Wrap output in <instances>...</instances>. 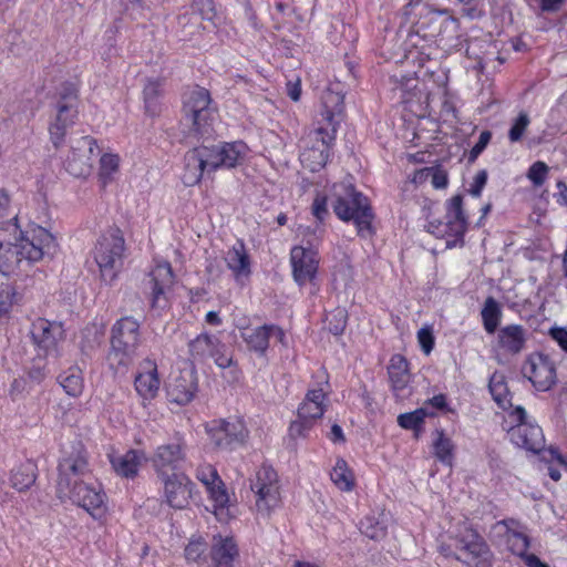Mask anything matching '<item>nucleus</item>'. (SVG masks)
Segmentation results:
<instances>
[{
  "instance_id": "obj_1",
  "label": "nucleus",
  "mask_w": 567,
  "mask_h": 567,
  "mask_svg": "<svg viewBox=\"0 0 567 567\" xmlns=\"http://www.w3.org/2000/svg\"><path fill=\"white\" fill-rule=\"evenodd\" d=\"M16 216L8 221V228H0V272L13 275L45 256H53L58 249L55 237L41 226H33L17 237L19 226Z\"/></svg>"
},
{
  "instance_id": "obj_2",
  "label": "nucleus",
  "mask_w": 567,
  "mask_h": 567,
  "mask_svg": "<svg viewBox=\"0 0 567 567\" xmlns=\"http://www.w3.org/2000/svg\"><path fill=\"white\" fill-rule=\"evenodd\" d=\"M322 111L318 127L302 138L300 162L311 172L322 168L329 157L337 128L343 118L344 95L340 91L327 87L321 96Z\"/></svg>"
},
{
  "instance_id": "obj_3",
  "label": "nucleus",
  "mask_w": 567,
  "mask_h": 567,
  "mask_svg": "<svg viewBox=\"0 0 567 567\" xmlns=\"http://www.w3.org/2000/svg\"><path fill=\"white\" fill-rule=\"evenodd\" d=\"M141 326L133 317L118 319L111 328L106 362L114 373H125L133 364L141 346Z\"/></svg>"
},
{
  "instance_id": "obj_4",
  "label": "nucleus",
  "mask_w": 567,
  "mask_h": 567,
  "mask_svg": "<svg viewBox=\"0 0 567 567\" xmlns=\"http://www.w3.org/2000/svg\"><path fill=\"white\" fill-rule=\"evenodd\" d=\"M182 123L188 133L203 137L210 135L217 111L213 106L210 93L205 87L195 86L183 95Z\"/></svg>"
},
{
  "instance_id": "obj_5",
  "label": "nucleus",
  "mask_w": 567,
  "mask_h": 567,
  "mask_svg": "<svg viewBox=\"0 0 567 567\" xmlns=\"http://www.w3.org/2000/svg\"><path fill=\"white\" fill-rule=\"evenodd\" d=\"M336 215L344 221L352 220L360 237L368 238L373 235L372 220L374 218L369 199L349 185L344 187V195H339L333 204Z\"/></svg>"
},
{
  "instance_id": "obj_6",
  "label": "nucleus",
  "mask_w": 567,
  "mask_h": 567,
  "mask_svg": "<svg viewBox=\"0 0 567 567\" xmlns=\"http://www.w3.org/2000/svg\"><path fill=\"white\" fill-rule=\"evenodd\" d=\"M124 250L125 240L118 228H110L99 237L93 257L105 282L116 278L123 264Z\"/></svg>"
},
{
  "instance_id": "obj_7",
  "label": "nucleus",
  "mask_w": 567,
  "mask_h": 567,
  "mask_svg": "<svg viewBox=\"0 0 567 567\" xmlns=\"http://www.w3.org/2000/svg\"><path fill=\"white\" fill-rule=\"evenodd\" d=\"M89 456L81 442L65 450L58 465L56 493H70L80 483L92 480Z\"/></svg>"
},
{
  "instance_id": "obj_8",
  "label": "nucleus",
  "mask_w": 567,
  "mask_h": 567,
  "mask_svg": "<svg viewBox=\"0 0 567 567\" xmlns=\"http://www.w3.org/2000/svg\"><path fill=\"white\" fill-rule=\"evenodd\" d=\"M250 489L255 494L257 515L268 519L272 512L281 505L280 482L277 472L262 465L250 481Z\"/></svg>"
},
{
  "instance_id": "obj_9",
  "label": "nucleus",
  "mask_w": 567,
  "mask_h": 567,
  "mask_svg": "<svg viewBox=\"0 0 567 567\" xmlns=\"http://www.w3.org/2000/svg\"><path fill=\"white\" fill-rule=\"evenodd\" d=\"M426 228L437 238H445L447 247L463 244V236L467 228L463 212V197L461 195L453 196L447 204L445 220L430 221Z\"/></svg>"
},
{
  "instance_id": "obj_10",
  "label": "nucleus",
  "mask_w": 567,
  "mask_h": 567,
  "mask_svg": "<svg viewBox=\"0 0 567 567\" xmlns=\"http://www.w3.org/2000/svg\"><path fill=\"white\" fill-rule=\"evenodd\" d=\"M460 559L470 567H492L493 554L484 538L467 523L460 525L455 536Z\"/></svg>"
},
{
  "instance_id": "obj_11",
  "label": "nucleus",
  "mask_w": 567,
  "mask_h": 567,
  "mask_svg": "<svg viewBox=\"0 0 567 567\" xmlns=\"http://www.w3.org/2000/svg\"><path fill=\"white\" fill-rule=\"evenodd\" d=\"M218 168H221L219 145L194 147L185 155L183 182L193 186L200 182L205 172L210 173Z\"/></svg>"
},
{
  "instance_id": "obj_12",
  "label": "nucleus",
  "mask_w": 567,
  "mask_h": 567,
  "mask_svg": "<svg viewBox=\"0 0 567 567\" xmlns=\"http://www.w3.org/2000/svg\"><path fill=\"white\" fill-rule=\"evenodd\" d=\"M327 394L323 389H312L306 394L300 404L297 419L289 426V435L292 439L306 437L317 420L321 419L324 411Z\"/></svg>"
},
{
  "instance_id": "obj_13",
  "label": "nucleus",
  "mask_w": 567,
  "mask_h": 567,
  "mask_svg": "<svg viewBox=\"0 0 567 567\" xmlns=\"http://www.w3.org/2000/svg\"><path fill=\"white\" fill-rule=\"evenodd\" d=\"M78 115V91L73 85H65L56 103L55 121L50 125V137L55 148H59L66 128L74 123Z\"/></svg>"
},
{
  "instance_id": "obj_14",
  "label": "nucleus",
  "mask_w": 567,
  "mask_h": 567,
  "mask_svg": "<svg viewBox=\"0 0 567 567\" xmlns=\"http://www.w3.org/2000/svg\"><path fill=\"white\" fill-rule=\"evenodd\" d=\"M58 496L82 507L94 518H101L106 513L105 494L93 478L76 484L70 493H58Z\"/></svg>"
},
{
  "instance_id": "obj_15",
  "label": "nucleus",
  "mask_w": 567,
  "mask_h": 567,
  "mask_svg": "<svg viewBox=\"0 0 567 567\" xmlns=\"http://www.w3.org/2000/svg\"><path fill=\"white\" fill-rule=\"evenodd\" d=\"M188 351L193 361L204 363L212 359L219 368L231 365L233 359L224 344L216 336L200 333L188 342Z\"/></svg>"
},
{
  "instance_id": "obj_16",
  "label": "nucleus",
  "mask_w": 567,
  "mask_h": 567,
  "mask_svg": "<svg viewBox=\"0 0 567 567\" xmlns=\"http://www.w3.org/2000/svg\"><path fill=\"white\" fill-rule=\"evenodd\" d=\"M207 432L215 447L219 450H233L244 444L249 433L244 421L238 417L213 421L207 426Z\"/></svg>"
},
{
  "instance_id": "obj_17",
  "label": "nucleus",
  "mask_w": 567,
  "mask_h": 567,
  "mask_svg": "<svg viewBox=\"0 0 567 567\" xmlns=\"http://www.w3.org/2000/svg\"><path fill=\"white\" fill-rule=\"evenodd\" d=\"M30 334L37 348L47 355H62L59 344L65 339V330L61 322L38 318L32 322Z\"/></svg>"
},
{
  "instance_id": "obj_18",
  "label": "nucleus",
  "mask_w": 567,
  "mask_h": 567,
  "mask_svg": "<svg viewBox=\"0 0 567 567\" xmlns=\"http://www.w3.org/2000/svg\"><path fill=\"white\" fill-rule=\"evenodd\" d=\"M95 148L97 150L96 141L93 137H73L70 154L65 158L68 172L75 177L87 175L92 166V157L99 153H95Z\"/></svg>"
},
{
  "instance_id": "obj_19",
  "label": "nucleus",
  "mask_w": 567,
  "mask_h": 567,
  "mask_svg": "<svg viewBox=\"0 0 567 567\" xmlns=\"http://www.w3.org/2000/svg\"><path fill=\"white\" fill-rule=\"evenodd\" d=\"M522 372L539 391H547L556 383V368L548 355L536 352L529 354Z\"/></svg>"
},
{
  "instance_id": "obj_20",
  "label": "nucleus",
  "mask_w": 567,
  "mask_h": 567,
  "mask_svg": "<svg viewBox=\"0 0 567 567\" xmlns=\"http://www.w3.org/2000/svg\"><path fill=\"white\" fill-rule=\"evenodd\" d=\"M161 480L164 485L166 503L173 508H186L192 498L193 483L183 473H173L171 475L163 473Z\"/></svg>"
},
{
  "instance_id": "obj_21",
  "label": "nucleus",
  "mask_w": 567,
  "mask_h": 567,
  "mask_svg": "<svg viewBox=\"0 0 567 567\" xmlns=\"http://www.w3.org/2000/svg\"><path fill=\"white\" fill-rule=\"evenodd\" d=\"M516 414L519 423L512 427L509 432L512 442L533 453L540 452L545 445L542 429L538 425L529 424L524 421L526 412L523 408H517Z\"/></svg>"
},
{
  "instance_id": "obj_22",
  "label": "nucleus",
  "mask_w": 567,
  "mask_h": 567,
  "mask_svg": "<svg viewBox=\"0 0 567 567\" xmlns=\"http://www.w3.org/2000/svg\"><path fill=\"white\" fill-rule=\"evenodd\" d=\"M290 261L292 275L298 285L302 286L315 279L319 264L315 250L296 246L291 249Z\"/></svg>"
},
{
  "instance_id": "obj_23",
  "label": "nucleus",
  "mask_w": 567,
  "mask_h": 567,
  "mask_svg": "<svg viewBox=\"0 0 567 567\" xmlns=\"http://www.w3.org/2000/svg\"><path fill=\"white\" fill-rule=\"evenodd\" d=\"M174 281L173 269L168 262L157 264L150 274L151 305L153 308H164L167 303L166 290Z\"/></svg>"
},
{
  "instance_id": "obj_24",
  "label": "nucleus",
  "mask_w": 567,
  "mask_h": 567,
  "mask_svg": "<svg viewBox=\"0 0 567 567\" xmlns=\"http://www.w3.org/2000/svg\"><path fill=\"white\" fill-rule=\"evenodd\" d=\"M239 557V549L230 536L215 535L209 546L208 567H235Z\"/></svg>"
},
{
  "instance_id": "obj_25",
  "label": "nucleus",
  "mask_w": 567,
  "mask_h": 567,
  "mask_svg": "<svg viewBox=\"0 0 567 567\" xmlns=\"http://www.w3.org/2000/svg\"><path fill=\"white\" fill-rule=\"evenodd\" d=\"M159 378L157 365L152 360H144L135 377L134 385L136 392L145 400L154 399L159 390Z\"/></svg>"
},
{
  "instance_id": "obj_26",
  "label": "nucleus",
  "mask_w": 567,
  "mask_h": 567,
  "mask_svg": "<svg viewBox=\"0 0 567 567\" xmlns=\"http://www.w3.org/2000/svg\"><path fill=\"white\" fill-rule=\"evenodd\" d=\"M184 460L185 444L181 441L158 446L153 456V463L159 476L168 468L176 470Z\"/></svg>"
},
{
  "instance_id": "obj_27",
  "label": "nucleus",
  "mask_w": 567,
  "mask_h": 567,
  "mask_svg": "<svg viewBox=\"0 0 567 567\" xmlns=\"http://www.w3.org/2000/svg\"><path fill=\"white\" fill-rule=\"evenodd\" d=\"M518 522L515 519H505L495 524V529L502 532V535L506 538L507 548L514 554L522 557L525 560L527 550L529 548L528 537L518 532Z\"/></svg>"
},
{
  "instance_id": "obj_28",
  "label": "nucleus",
  "mask_w": 567,
  "mask_h": 567,
  "mask_svg": "<svg viewBox=\"0 0 567 567\" xmlns=\"http://www.w3.org/2000/svg\"><path fill=\"white\" fill-rule=\"evenodd\" d=\"M526 343V330L520 324H508L497 332L498 348L508 354H518Z\"/></svg>"
},
{
  "instance_id": "obj_29",
  "label": "nucleus",
  "mask_w": 567,
  "mask_h": 567,
  "mask_svg": "<svg viewBox=\"0 0 567 567\" xmlns=\"http://www.w3.org/2000/svg\"><path fill=\"white\" fill-rule=\"evenodd\" d=\"M392 390L398 398H404L410 382L409 363L401 354H394L388 367Z\"/></svg>"
},
{
  "instance_id": "obj_30",
  "label": "nucleus",
  "mask_w": 567,
  "mask_h": 567,
  "mask_svg": "<svg viewBox=\"0 0 567 567\" xmlns=\"http://www.w3.org/2000/svg\"><path fill=\"white\" fill-rule=\"evenodd\" d=\"M225 261L237 281L249 277L251 272L250 259L246 251L245 244L241 240H238L233 248L227 251Z\"/></svg>"
},
{
  "instance_id": "obj_31",
  "label": "nucleus",
  "mask_w": 567,
  "mask_h": 567,
  "mask_svg": "<svg viewBox=\"0 0 567 567\" xmlns=\"http://www.w3.org/2000/svg\"><path fill=\"white\" fill-rule=\"evenodd\" d=\"M196 389L197 386L192 375H179L169 382L167 394L171 401L183 405L193 400Z\"/></svg>"
},
{
  "instance_id": "obj_32",
  "label": "nucleus",
  "mask_w": 567,
  "mask_h": 567,
  "mask_svg": "<svg viewBox=\"0 0 567 567\" xmlns=\"http://www.w3.org/2000/svg\"><path fill=\"white\" fill-rule=\"evenodd\" d=\"M145 455L141 451L131 450L125 454L111 458L114 471L123 477H134Z\"/></svg>"
},
{
  "instance_id": "obj_33",
  "label": "nucleus",
  "mask_w": 567,
  "mask_h": 567,
  "mask_svg": "<svg viewBox=\"0 0 567 567\" xmlns=\"http://www.w3.org/2000/svg\"><path fill=\"white\" fill-rule=\"evenodd\" d=\"M269 329L268 324L246 328L241 330L240 336L249 350L262 355L269 347Z\"/></svg>"
},
{
  "instance_id": "obj_34",
  "label": "nucleus",
  "mask_w": 567,
  "mask_h": 567,
  "mask_svg": "<svg viewBox=\"0 0 567 567\" xmlns=\"http://www.w3.org/2000/svg\"><path fill=\"white\" fill-rule=\"evenodd\" d=\"M219 145L221 167L233 168L240 165L248 152L243 142L221 143Z\"/></svg>"
},
{
  "instance_id": "obj_35",
  "label": "nucleus",
  "mask_w": 567,
  "mask_h": 567,
  "mask_svg": "<svg viewBox=\"0 0 567 567\" xmlns=\"http://www.w3.org/2000/svg\"><path fill=\"white\" fill-rule=\"evenodd\" d=\"M330 477L333 484L342 492H350L355 486L354 474L343 458L337 460Z\"/></svg>"
},
{
  "instance_id": "obj_36",
  "label": "nucleus",
  "mask_w": 567,
  "mask_h": 567,
  "mask_svg": "<svg viewBox=\"0 0 567 567\" xmlns=\"http://www.w3.org/2000/svg\"><path fill=\"white\" fill-rule=\"evenodd\" d=\"M184 556L188 563L204 565L209 558V545L203 537H193L185 546Z\"/></svg>"
},
{
  "instance_id": "obj_37",
  "label": "nucleus",
  "mask_w": 567,
  "mask_h": 567,
  "mask_svg": "<svg viewBox=\"0 0 567 567\" xmlns=\"http://www.w3.org/2000/svg\"><path fill=\"white\" fill-rule=\"evenodd\" d=\"M481 316L485 331L489 334L495 333L502 318V310L493 297L485 300Z\"/></svg>"
},
{
  "instance_id": "obj_38",
  "label": "nucleus",
  "mask_w": 567,
  "mask_h": 567,
  "mask_svg": "<svg viewBox=\"0 0 567 567\" xmlns=\"http://www.w3.org/2000/svg\"><path fill=\"white\" fill-rule=\"evenodd\" d=\"M59 383L70 396H79L83 391V377L79 368H71L68 372L61 373Z\"/></svg>"
},
{
  "instance_id": "obj_39",
  "label": "nucleus",
  "mask_w": 567,
  "mask_h": 567,
  "mask_svg": "<svg viewBox=\"0 0 567 567\" xmlns=\"http://www.w3.org/2000/svg\"><path fill=\"white\" fill-rule=\"evenodd\" d=\"M162 93V81L159 80H147V83L144 86V102L145 109L148 114L155 116L159 112L157 99Z\"/></svg>"
},
{
  "instance_id": "obj_40",
  "label": "nucleus",
  "mask_w": 567,
  "mask_h": 567,
  "mask_svg": "<svg viewBox=\"0 0 567 567\" xmlns=\"http://www.w3.org/2000/svg\"><path fill=\"white\" fill-rule=\"evenodd\" d=\"M34 482L35 474L32 463L23 464L12 472V486L20 492L28 489Z\"/></svg>"
},
{
  "instance_id": "obj_41",
  "label": "nucleus",
  "mask_w": 567,
  "mask_h": 567,
  "mask_svg": "<svg viewBox=\"0 0 567 567\" xmlns=\"http://www.w3.org/2000/svg\"><path fill=\"white\" fill-rule=\"evenodd\" d=\"M488 386L493 399L498 405L505 406L506 403H509L508 389L503 374L494 373L489 379Z\"/></svg>"
},
{
  "instance_id": "obj_42",
  "label": "nucleus",
  "mask_w": 567,
  "mask_h": 567,
  "mask_svg": "<svg viewBox=\"0 0 567 567\" xmlns=\"http://www.w3.org/2000/svg\"><path fill=\"white\" fill-rule=\"evenodd\" d=\"M434 454L444 464H452L454 445L451 439L446 437L443 432L437 433V439L434 441Z\"/></svg>"
},
{
  "instance_id": "obj_43",
  "label": "nucleus",
  "mask_w": 567,
  "mask_h": 567,
  "mask_svg": "<svg viewBox=\"0 0 567 567\" xmlns=\"http://www.w3.org/2000/svg\"><path fill=\"white\" fill-rule=\"evenodd\" d=\"M360 529L367 537L380 540L386 535V526L375 517H365L360 523Z\"/></svg>"
},
{
  "instance_id": "obj_44",
  "label": "nucleus",
  "mask_w": 567,
  "mask_h": 567,
  "mask_svg": "<svg viewBox=\"0 0 567 567\" xmlns=\"http://www.w3.org/2000/svg\"><path fill=\"white\" fill-rule=\"evenodd\" d=\"M120 158L114 154H104L100 159V178L103 185L112 179V175L118 171Z\"/></svg>"
},
{
  "instance_id": "obj_45",
  "label": "nucleus",
  "mask_w": 567,
  "mask_h": 567,
  "mask_svg": "<svg viewBox=\"0 0 567 567\" xmlns=\"http://www.w3.org/2000/svg\"><path fill=\"white\" fill-rule=\"evenodd\" d=\"M347 318L348 315L343 308H337L329 312L326 318L328 330L334 336L342 333L347 326Z\"/></svg>"
},
{
  "instance_id": "obj_46",
  "label": "nucleus",
  "mask_w": 567,
  "mask_h": 567,
  "mask_svg": "<svg viewBox=\"0 0 567 567\" xmlns=\"http://www.w3.org/2000/svg\"><path fill=\"white\" fill-rule=\"evenodd\" d=\"M426 415L427 413L425 409L421 408L413 412L400 414L398 416V423L403 429L417 430L419 426L423 423Z\"/></svg>"
},
{
  "instance_id": "obj_47",
  "label": "nucleus",
  "mask_w": 567,
  "mask_h": 567,
  "mask_svg": "<svg viewBox=\"0 0 567 567\" xmlns=\"http://www.w3.org/2000/svg\"><path fill=\"white\" fill-rule=\"evenodd\" d=\"M207 492L215 503L216 511H223L227 506L229 496L221 480L220 483H215L214 485L207 487Z\"/></svg>"
},
{
  "instance_id": "obj_48",
  "label": "nucleus",
  "mask_w": 567,
  "mask_h": 567,
  "mask_svg": "<svg viewBox=\"0 0 567 567\" xmlns=\"http://www.w3.org/2000/svg\"><path fill=\"white\" fill-rule=\"evenodd\" d=\"M207 492L215 503L216 511H223L227 506L229 496L221 480L220 483H215L214 485L207 487Z\"/></svg>"
},
{
  "instance_id": "obj_49",
  "label": "nucleus",
  "mask_w": 567,
  "mask_h": 567,
  "mask_svg": "<svg viewBox=\"0 0 567 567\" xmlns=\"http://www.w3.org/2000/svg\"><path fill=\"white\" fill-rule=\"evenodd\" d=\"M16 292L8 282H0V319L7 316L13 305Z\"/></svg>"
},
{
  "instance_id": "obj_50",
  "label": "nucleus",
  "mask_w": 567,
  "mask_h": 567,
  "mask_svg": "<svg viewBox=\"0 0 567 567\" xmlns=\"http://www.w3.org/2000/svg\"><path fill=\"white\" fill-rule=\"evenodd\" d=\"M528 125V115L526 113H520L508 132L511 142H518L523 137Z\"/></svg>"
},
{
  "instance_id": "obj_51",
  "label": "nucleus",
  "mask_w": 567,
  "mask_h": 567,
  "mask_svg": "<svg viewBox=\"0 0 567 567\" xmlns=\"http://www.w3.org/2000/svg\"><path fill=\"white\" fill-rule=\"evenodd\" d=\"M548 166L544 162H535L528 169L527 177L535 186H542L546 179Z\"/></svg>"
},
{
  "instance_id": "obj_52",
  "label": "nucleus",
  "mask_w": 567,
  "mask_h": 567,
  "mask_svg": "<svg viewBox=\"0 0 567 567\" xmlns=\"http://www.w3.org/2000/svg\"><path fill=\"white\" fill-rule=\"evenodd\" d=\"M197 478L207 487L220 483L217 470L212 465H204L197 470Z\"/></svg>"
},
{
  "instance_id": "obj_53",
  "label": "nucleus",
  "mask_w": 567,
  "mask_h": 567,
  "mask_svg": "<svg viewBox=\"0 0 567 567\" xmlns=\"http://www.w3.org/2000/svg\"><path fill=\"white\" fill-rule=\"evenodd\" d=\"M9 204H10L9 195L4 190L0 189V224L4 225L1 228H8V221L13 216L17 217V214H10L8 212L9 210ZM12 223L17 224V219L12 220Z\"/></svg>"
},
{
  "instance_id": "obj_54",
  "label": "nucleus",
  "mask_w": 567,
  "mask_h": 567,
  "mask_svg": "<svg viewBox=\"0 0 567 567\" xmlns=\"http://www.w3.org/2000/svg\"><path fill=\"white\" fill-rule=\"evenodd\" d=\"M419 343L425 354L431 353L434 347V336L432 329L429 327L421 328L417 331Z\"/></svg>"
},
{
  "instance_id": "obj_55",
  "label": "nucleus",
  "mask_w": 567,
  "mask_h": 567,
  "mask_svg": "<svg viewBox=\"0 0 567 567\" xmlns=\"http://www.w3.org/2000/svg\"><path fill=\"white\" fill-rule=\"evenodd\" d=\"M195 8L204 20L212 21L215 16V7L213 0H195Z\"/></svg>"
},
{
  "instance_id": "obj_56",
  "label": "nucleus",
  "mask_w": 567,
  "mask_h": 567,
  "mask_svg": "<svg viewBox=\"0 0 567 567\" xmlns=\"http://www.w3.org/2000/svg\"><path fill=\"white\" fill-rule=\"evenodd\" d=\"M491 137H492V134L489 131H483L480 134L478 141L476 142V144L472 147V150L470 152L471 161H474L484 151V148L489 143Z\"/></svg>"
},
{
  "instance_id": "obj_57",
  "label": "nucleus",
  "mask_w": 567,
  "mask_h": 567,
  "mask_svg": "<svg viewBox=\"0 0 567 567\" xmlns=\"http://www.w3.org/2000/svg\"><path fill=\"white\" fill-rule=\"evenodd\" d=\"M487 182V172L486 171H480L474 178V183L471 185L470 193L478 197L482 193V189L484 188L485 184Z\"/></svg>"
},
{
  "instance_id": "obj_58",
  "label": "nucleus",
  "mask_w": 567,
  "mask_h": 567,
  "mask_svg": "<svg viewBox=\"0 0 567 567\" xmlns=\"http://www.w3.org/2000/svg\"><path fill=\"white\" fill-rule=\"evenodd\" d=\"M549 336L565 352H567V329L558 327L551 328L549 330Z\"/></svg>"
},
{
  "instance_id": "obj_59",
  "label": "nucleus",
  "mask_w": 567,
  "mask_h": 567,
  "mask_svg": "<svg viewBox=\"0 0 567 567\" xmlns=\"http://www.w3.org/2000/svg\"><path fill=\"white\" fill-rule=\"evenodd\" d=\"M312 214L320 221L323 220L324 216L328 214L327 203L324 197H317L312 204Z\"/></svg>"
},
{
  "instance_id": "obj_60",
  "label": "nucleus",
  "mask_w": 567,
  "mask_h": 567,
  "mask_svg": "<svg viewBox=\"0 0 567 567\" xmlns=\"http://www.w3.org/2000/svg\"><path fill=\"white\" fill-rule=\"evenodd\" d=\"M287 94L295 102L300 100L301 85H300V80L299 79L296 82H288L287 83Z\"/></svg>"
},
{
  "instance_id": "obj_61",
  "label": "nucleus",
  "mask_w": 567,
  "mask_h": 567,
  "mask_svg": "<svg viewBox=\"0 0 567 567\" xmlns=\"http://www.w3.org/2000/svg\"><path fill=\"white\" fill-rule=\"evenodd\" d=\"M556 187L558 189V193L554 196L556 197V200L559 205L566 206L567 205V184L563 181H558L556 184Z\"/></svg>"
},
{
  "instance_id": "obj_62",
  "label": "nucleus",
  "mask_w": 567,
  "mask_h": 567,
  "mask_svg": "<svg viewBox=\"0 0 567 567\" xmlns=\"http://www.w3.org/2000/svg\"><path fill=\"white\" fill-rule=\"evenodd\" d=\"M432 184L435 188H443L447 184L446 175L442 172L432 173Z\"/></svg>"
},
{
  "instance_id": "obj_63",
  "label": "nucleus",
  "mask_w": 567,
  "mask_h": 567,
  "mask_svg": "<svg viewBox=\"0 0 567 567\" xmlns=\"http://www.w3.org/2000/svg\"><path fill=\"white\" fill-rule=\"evenodd\" d=\"M330 440L334 443H343L346 441L342 429L338 424L331 426Z\"/></svg>"
},
{
  "instance_id": "obj_64",
  "label": "nucleus",
  "mask_w": 567,
  "mask_h": 567,
  "mask_svg": "<svg viewBox=\"0 0 567 567\" xmlns=\"http://www.w3.org/2000/svg\"><path fill=\"white\" fill-rule=\"evenodd\" d=\"M525 564L528 567H549L547 564L543 563L536 555L529 554L525 556Z\"/></svg>"
}]
</instances>
